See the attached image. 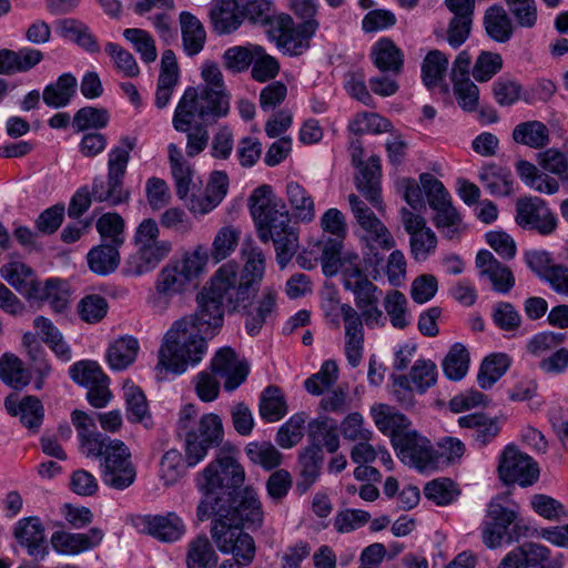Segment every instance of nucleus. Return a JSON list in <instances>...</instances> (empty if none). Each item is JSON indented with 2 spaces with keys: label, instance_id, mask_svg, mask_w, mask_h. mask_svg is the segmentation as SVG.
<instances>
[{
  "label": "nucleus",
  "instance_id": "f257e3e1",
  "mask_svg": "<svg viewBox=\"0 0 568 568\" xmlns=\"http://www.w3.org/2000/svg\"><path fill=\"white\" fill-rule=\"evenodd\" d=\"M196 302V311L173 322L165 333L158 367L183 374L197 365L207 351L206 341L222 327L223 308L206 292L199 294Z\"/></svg>",
  "mask_w": 568,
  "mask_h": 568
},
{
  "label": "nucleus",
  "instance_id": "f03ea898",
  "mask_svg": "<svg viewBox=\"0 0 568 568\" xmlns=\"http://www.w3.org/2000/svg\"><path fill=\"white\" fill-rule=\"evenodd\" d=\"M266 257L256 246L245 255L244 266L231 261L220 266L210 280L206 293L229 312L246 310L255 297L264 278Z\"/></svg>",
  "mask_w": 568,
  "mask_h": 568
},
{
  "label": "nucleus",
  "instance_id": "7ed1b4c3",
  "mask_svg": "<svg viewBox=\"0 0 568 568\" xmlns=\"http://www.w3.org/2000/svg\"><path fill=\"white\" fill-rule=\"evenodd\" d=\"M248 206L257 237L263 243L273 242L276 262L285 268L298 248V234L291 225L285 203L270 185L263 184L250 195Z\"/></svg>",
  "mask_w": 568,
  "mask_h": 568
},
{
  "label": "nucleus",
  "instance_id": "20e7f679",
  "mask_svg": "<svg viewBox=\"0 0 568 568\" xmlns=\"http://www.w3.org/2000/svg\"><path fill=\"white\" fill-rule=\"evenodd\" d=\"M201 75L204 83L186 88L175 108L172 124L176 131H187L196 119L216 122L230 112L231 95L217 64L206 62Z\"/></svg>",
  "mask_w": 568,
  "mask_h": 568
},
{
  "label": "nucleus",
  "instance_id": "39448f33",
  "mask_svg": "<svg viewBox=\"0 0 568 568\" xmlns=\"http://www.w3.org/2000/svg\"><path fill=\"white\" fill-rule=\"evenodd\" d=\"M176 430L184 438L185 463L190 467L201 463L224 439L222 418L214 413L200 415L193 404L180 409Z\"/></svg>",
  "mask_w": 568,
  "mask_h": 568
},
{
  "label": "nucleus",
  "instance_id": "423d86ee",
  "mask_svg": "<svg viewBox=\"0 0 568 568\" xmlns=\"http://www.w3.org/2000/svg\"><path fill=\"white\" fill-rule=\"evenodd\" d=\"M501 499L497 497L490 501L483 524V542L490 549L499 547L503 541L518 540L524 535L521 530L526 529L517 520V509L506 507Z\"/></svg>",
  "mask_w": 568,
  "mask_h": 568
},
{
  "label": "nucleus",
  "instance_id": "0eeeda50",
  "mask_svg": "<svg viewBox=\"0 0 568 568\" xmlns=\"http://www.w3.org/2000/svg\"><path fill=\"white\" fill-rule=\"evenodd\" d=\"M245 480L243 466L232 456L220 454L196 477L203 493H219L240 487Z\"/></svg>",
  "mask_w": 568,
  "mask_h": 568
},
{
  "label": "nucleus",
  "instance_id": "6e6552de",
  "mask_svg": "<svg viewBox=\"0 0 568 568\" xmlns=\"http://www.w3.org/2000/svg\"><path fill=\"white\" fill-rule=\"evenodd\" d=\"M351 155L352 163L358 169L354 179L357 191L378 213H384L385 204L382 199L379 158L373 155L365 163L363 161L364 150L358 140L352 142Z\"/></svg>",
  "mask_w": 568,
  "mask_h": 568
},
{
  "label": "nucleus",
  "instance_id": "1a4fd4ad",
  "mask_svg": "<svg viewBox=\"0 0 568 568\" xmlns=\"http://www.w3.org/2000/svg\"><path fill=\"white\" fill-rule=\"evenodd\" d=\"M135 476L129 447L121 440H109L101 463L102 481L113 489L123 490L134 483Z\"/></svg>",
  "mask_w": 568,
  "mask_h": 568
},
{
  "label": "nucleus",
  "instance_id": "9d476101",
  "mask_svg": "<svg viewBox=\"0 0 568 568\" xmlns=\"http://www.w3.org/2000/svg\"><path fill=\"white\" fill-rule=\"evenodd\" d=\"M317 28L318 22L316 20H307L300 26H295L288 14L280 13L273 19L270 34L280 49L290 54L298 55L308 48V40Z\"/></svg>",
  "mask_w": 568,
  "mask_h": 568
},
{
  "label": "nucleus",
  "instance_id": "9b49d317",
  "mask_svg": "<svg viewBox=\"0 0 568 568\" xmlns=\"http://www.w3.org/2000/svg\"><path fill=\"white\" fill-rule=\"evenodd\" d=\"M497 473L504 484L517 483L531 486L539 478V468L534 459L514 445H507L499 455Z\"/></svg>",
  "mask_w": 568,
  "mask_h": 568
},
{
  "label": "nucleus",
  "instance_id": "f8f14e48",
  "mask_svg": "<svg viewBox=\"0 0 568 568\" xmlns=\"http://www.w3.org/2000/svg\"><path fill=\"white\" fill-rule=\"evenodd\" d=\"M225 518L214 519L211 537L217 549L224 554H233L245 562H251L255 554L253 538L242 530L239 523L226 521Z\"/></svg>",
  "mask_w": 568,
  "mask_h": 568
},
{
  "label": "nucleus",
  "instance_id": "ddd939ff",
  "mask_svg": "<svg viewBox=\"0 0 568 568\" xmlns=\"http://www.w3.org/2000/svg\"><path fill=\"white\" fill-rule=\"evenodd\" d=\"M191 283L170 262L158 273L152 292L146 298L148 306L156 314L165 313L175 296L183 295Z\"/></svg>",
  "mask_w": 568,
  "mask_h": 568
},
{
  "label": "nucleus",
  "instance_id": "4468645a",
  "mask_svg": "<svg viewBox=\"0 0 568 568\" xmlns=\"http://www.w3.org/2000/svg\"><path fill=\"white\" fill-rule=\"evenodd\" d=\"M219 517L232 523L261 527L264 513L256 491L251 486H246L234 496L227 494L226 508L219 509Z\"/></svg>",
  "mask_w": 568,
  "mask_h": 568
},
{
  "label": "nucleus",
  "instance_id": "2eb2a0df",
  "mask_svg": "<svg viewBox=\"0 0 568 568\" xmlns=\"http://www.w3.org/2000/svg\"><path fill=\"white\" fill-rule=\"evenodd\" d=\"M394 449L403 463L419 471H433L438 468L439 456L430 442L415 429L408 433Z\"/></svg>",
  "mask_w": 568,
  "mask_h": 568
},
{
  "label": "nucleus",
  "instance_id": "dca6fc26",
  "mask_svg": "<svg viewBox=\"0 0 568 568\" xmlns=\"http://www.w3.org/2000/svg\"><path fill=\"white\" fill-rule=\"evenodd\" d=\"M516 222L521 227L535 230L541 235H549L557 227L555 214L538 196H525L517 201Z\"/></svg>",
  "mask_w": 568,
  "mask_h": 568
},
{
  "label": "nucleus",
  "instance_id": "f3484780",
  "mask_svg": "<svg viewBox=\"0 0 568 568\" xmlns=\"http://www.w3.org/2000/svg\"><path fill=\"white\" fill-rule=\"evenodd\" d=\"M347 291L353 293L356 311L358 312L363 325L368 328L384 327L386 316L378 307L381 291L369 280L353 284Z\"/></svg>",
  "mask_w": 568,
  "mask_h": 568
},
{
  "label": "nucleus",
  "instance_id": "a211bd4d",
  "mask_svg": "<svg viewBox=\"0 0 568 568\" xmlns=\"http://www.w3.org/2000/svg\"><path fill=\"white\" fill-rule=\"evenodd\" d=\"M212 373L224 379L227 392L236 389L247 377L248 364L240 359L230 347L216 352L211 362Z\"/></svg>",
  "mask_w": 568,
  "mask_h": 568
},
{
  "label": "nucleus",
  "instance_id": "6ab92c4d",
  "mask_svg": "<svg viewBox=\"0 0 568 568\" xmlns=\"http://www.w3.org/2000/svg\"><path fill=\"white\" fill-rule=\"evenodd\" d=\"M371 415L377 429L389 436L393 447L414 430L410 420L387 404H374L371 407Z\"/></svg>",
  "mask_w": 568,
  "mask_h": 568
},
{
  "label": "nucleus",
  "instance_id": "aec40b11",
  "mask_svg": "<svg viewBox=\"0 0 568 568\" xmlns=\"http://www.w3.org/2000/svg\"><path fill=\"white\" fill-rule=\"evenodd\" d=\"M136 252L129 256L126 273L140 276L153 271L171 252L169 241L135 245Z\"/></svg>",
  "mask_w": 568,
  "mask_h": 568
},
{
  "label": "nucleus",
  "instance_id": "412c9836",
  "mask_svg": "<svg viewBox=\"0 0 568 568\" xmlns=\"http://www.w3.org/2000/svg\"><path fill=\"white\" fill-rule=\"evenodd\" d=\"M14 537L28 555L43 559L48 555L45 529L38 517L20 519L14 527Z\"/></svg>",
  "mask_w": 568,
  "mask_h": 568
},
{
  "label": "nucleus",
  "instance_id": "4be33fe9",
  "mask_svg": "<svg viewBox=\"0 0 568 568\" xmlns=\"http://www.w3.org/2000/svg\"><path fill=\"white\" fill-rule=\"evenodd\" d=\"M70 288L65 281L49 278L33 283L27 293V300L47 302L57 313H62L69 305Z\"/></svg>",
  "mask_w": 568,
  "mask_h": 568
},
{
  "label": "nucleus",
  "instance_id": "5701e85b",
  "mask_svg": "<svg viewBox=\"0 0 568 568\" xmlns=\"http://www.w3.org/2000/svg\"><path fill=\"white\" fill-rule=\"evenodd\" d=\"M100 528H91L87 534L55 531L51 536L52 548L61 555H78L97 547L103 539Z\"/></svg>",
  "mask_w": 568,
  "mask_h": 568
},
{
  "label": "nucleus",
  "instance_id": "b1692460",
  "mask_svg": "<svg viewBox=\"0 0 568 568\" xmlns=\"http://www.w3.org/2000/svg\"><path fill=\"white\" fill-rule=\"evenodd\" d=\"M244 0H214L210 10V17L214 30L219 34H227L235 31L243 22Z\"/></svg>",
  "mask_w": 568,
  "mask_h": 568
},
{
  "label": "nucleus",
  "instance_id": "393cba45",
  "mask_svg": "<svg viewBox=\"0 0 568 568\" xmlns=\"http://www.w3.org/2000/svg\"><path fill=\"white\" fill-rule=\"evenodd\" d=\"M476 266L481 276H487L490 280L497 292L507 293L515 284L511 271L497 261L489 251L483 250L477 253Z\"/></svg>",
  "mask_w": 568,
  "mask_h": 568
},
{
  "label": "nucleus",
  "instance_id": "a878e982",
  "mask_svg": "<svg viewBox=\"0 0 568 568\" xmlns=\"http://www.w3.org/2000/svg\"><path fill=\"white\" fill-rule=\"evenodd\" d=\"M179 82V68L172 50H165L161 59V72L155 92V105L163 109L168 105L174 88Z\"/></svg>",
  "mask_w": 568,
  "mask_h": 568
},
{
  "label": "nucleus",
  "instance_id": "bb28decb",
  "mask_svg": "<svg viewBox=\"0 0 568 568\" xmlns=\"http://www.w3.org/2000/svg\"><path fill=\"white\" fill-rule=\"evenodd\" d=\"M4 406L11 416L20 415L21 423L28 429L37 430L42 424L44 409L40 399L34 396H26L20 402L8 396Z\"/></svg>",
  "mask_w": 568,
  "mask_h": 568
},
{
  "label": "nucleus",
  "instance_id": "cd10ccee",
  "mask_svg": "<svg viewBox=\"0 0 568 568\" xmlns=\"http://www.w3.org/2000/svg\"><path fill=\"white\" fill-rule=\"evenodd\" d=\"M144 523L146 531L164 542L176 541L185 532V525L175 513H169L164 516H148Z\"/></svg>",
  "mask_w": 568,
  "mask_h": 568
},
{
  "label": "nucleus",
  "instance_id": "c85d7f7f",
  "mask_svg": "<svg viewBox=\"0 0 568 568\" xmlns=\"http://www.w3.org/2000/svg\"><path fill=\"white\" fill-rule=\"evenodd\" d=\"M42 58V52L36 49L22 48L18 51L1 49L0 74L10 75L27 72L36 67Z\"/></svg>",
  "mask_w": 568,
  "mask_h": 568
},
{
  "label": "nucleus",
  "instance_id": "c756f323",
  "mask_svg": "<svg viewBox=\"0 0 568 568\" xmlns=\"http://www.w3.org/2000/svg\"><path fill=\"white\" fill-rule=\"evenodd\" d=\"M285 194L292 214L297 221L303 223L314 221L316 214L314 199L302 184L296 181L288 182Z\"/></svg>",
  "mask_w": 568,
  "mask_h": 568
},
{
  "label": "nucleus",
  "instance_id": "7c9ffc66",
  "mask_svg": "<svg viewBox=\"0 0 568 568\" xmlns=\"http://www.w3.org/2000/svg\"><path fill=\"white\" fill-rule=\"evenodd\" d=\"M276 291L272 287H265L262 291L256 306L247 312L245 328L251 336L260 333L264 324L272 318L276 311Z\"/></svg>",
  "mask_w": 568,
  "mask_h": 568
},
{
  "label": "nucleus",
  "instance_id": "2f4dec72",
  "mask_svg": "<svg viewBox=\"0 0 568 568\" xmlns=\"http://www.w3.org/2000/svg\"><path fill=\"white\" fill-rule=\"evenodd\" d=\"M343 241L344 239L323 236L313 244L310 251L311 254L315 255V261L321 262L323 273L326 276H334L338 273Z\"/></svg>",
  "mask_w": 568,
  "mask_h": 568
},
{
  "label": "nucleus",
  "instance_id": "473e14b6",
  "mask_svg": "<svg viewBox=\"0 0 568 568\" xmlns=\"http://www.w3.org/2000/svg\"><path fill=\"white\" fill-rule=\"evenodd\" d=\"M336 422L328 417H318L308 423V437L312 442L310 447H316L321 452L325 448L328 453H335L339 447V439L336 433Z\"/></svg>",
  "mask_w": 568,
  "mask_h": 568
},
{
  "label": "nucleus",
  "instance_id": "72a5a7b5",
  "mask_svg": "<svg viewBox=\"0 0 568 568\" xmlns=\"http://www.w3.org/2000/svg\"><path fill=\"white\" fill-rule=\"evenodd\" d=\"M487 34L496 42H507L514 33V23L507 11L498 4L490 6L484 16Z\"/></svg>",
  "mask_w": 568,
  "mask_h": 568
},
{
  "label": "nucleus",
  "instance_id": "f704fd0d",
  "mask_svg": "<svg viewBox=\"0 0 568 568\" xmlns=\"http://www.w3.org/2000/svg\"><path fill=\"white\" fill-rule=\"evenodd\" d=\"M372 59L382 72L398 74L403 68L404 54L389 39H382L372 49Z\"/></svg>",
  "mask_w": 568,
  "mask_h": 568
},
{
  "label": "nucleus",
  "instance_id": "c9c22d12",
  "mask_svg": "<svg viewBox=\"0 0 568 568\" xmlns=\"http://www.w3.org/2000/svg\"><path fill=\"white\" fill-rule=\"evenodd\" d=\"M140 349L135 337L123 336L115 339L106 351V361L114 371H122L130 366L136 358Z\"/></svg>",
  "mask_w": 568,
  "mask_h": 568
},
{
  "label": "nucleus",
  "instance_id": "e433bc0d",
  "mask_svg": "<svg viewBox=\"0 0 568 568\" xmlns=\"http://www.w3.org/2000/svg\"><path fill=\"white\" fill-rule=\"evenodd\" d=\"M119 248L105 242L91 248L87 256L90 270L99 275L113 273L121 260Z\"/></svg>",
  "mask_w": 568,
  "mask_h": 568
},
{
  "label": "nucleus",
  "instance_id": "4c0bfd02",
  "mask_svg": "<svg viewBox=\"0 0 568 568\" xmlns=\"http://www.w3.org/2000/svg\"><path fill=\"white\" fill-rule=\"evenodd\" d=\"M545 556L544 546L527 542L509 551L497 568H528L537 567V562Z\"/></svg>",
  "mask_w": 568,
  "mask_h": 568
},
{
  "label": "nucleus",
  "instance_id": "58836bf2",
  "mask_svg": "<svg viewBox=\"0 0 568 568\" xmlns=\"http://www.w3.org/2000/svg\"><path fill=\"white\" fill-rule=\"evenodd\" d=\"M513 139L531 149H542L550 142L548 128L537 120L517 124L513 130Z\"/></svg>",
  "mask_w": 568,
  "mask_h": 568
},
{
  "label": "nucleus",
  "instance_id": "ea45409f",
  "mask_svg": "<svg viewBox=\"0 0 568 568\" xmlns=\"http://www.w3.org/2000/svg\"><path fill=\"white\" fill-rule=\"evenodd\" d=\"M458 425L463 428L474 430V438L480 446H486L499 433V425L496 418L483 414H470L458 418Z\"/></svg>",
  "mask_w": 568,
  "mask_h": 568
},
{
  "label": "nucleus",
  "instance_id": "a19ab883",
  "mask_svg": "<svg viewBox=\"0 0 568 568\" xmlns=\"http://www.w3.org/2000/svg\"><path fill=\"white\" fill-rule=\"evenodd\" d=\"M324 462L323 452L316 447H307L300 455V477L297 488L306 491L320 477Z\"/></svg>",
  "mask_w": 568,
  "mask_h": 568
},
{
  "label": "nucleus",
  "instance_id": "79ce46f5",
  "mask_svg": "<svg viewBox=\"0 0 568 568\" xmlns=\"http://www.w3.org/2000/svg\"><path fill=\"white\" fill-rule=\"evenodd\" d=\"M479 181L494 195L505 196L513 191V179L509 170L495 164L481 168Z\"/></svg>",
  "mask_w": 568,
  "mask_h": 568
},
{
  "label": "nucleus",
  "instance_id": "37998d69",
  "mask_svg": "<svg viewBox=\"0 0 568 568\" xmlns=\"http://www.w3.org/2000/svg\"><path fill=\"white\" fill-rule=\"evenodd\" d=\"M92 196L98 202H106L115 206L125 203L130 193L123 187V180L108 175V181L102 179L93 181Z\"/></svg>",
  "mask_w": 568,
  "mask_h": 568
},
{
  "label": "nucleus",
  "instance_id": "c03bdc74",
  "mask_svg": "<svg viewBox=\"0 0 568 568\" xmlns=\"http://www.w3.org/2000/svg\"><path fill=\"white\" fill-rule=\"evenodd\" d=\"M77 89V79L71 73H64L57 82L47 85L43 90V101L52 108L65 106Z\"/></svg>",
  "mask_w": 568,
  "mask_h": 568
},
{
  "label": "nucleus",
  "instance_id": "a18cd8bd",
  "mask_svg": "<svg viewBox=\"0 0 568 568\" xmlns=\"http://www.w3.org/2000/svg\"><path fill=\"white\" fill-rule=\"evenodd\" d=\"M344 327V353L348 364L352 367H357L364 353V325L361 316L354 322L347 323Z\"/></svg>",
  "mask_w": 568,
  "mask_h": 568
},
{
  "label": "nucleus",
  "instance_id": "49530a36",
  "mask_svg": "<svg viewBox=\"0 0 568 568\" xmlns=\"http://www.w3.org/2000/svg\"><path fill=\"white\" fill-rule=\"evenodd\" d=\"M184 50L189 55L197 54L205 42V30L197 18L189 12L180 16Z\"/></svg>",
  "mask_w": 568,
  "mask_h": 568
},
{
  "label": "nucleus",
  "instance_id": "de8ad7c7",
  "mask_svg": "<svg viewBox=\"0 0 568 568\" xmlns=\"http://www.w3.org/2000/svg\"><path fill=\"white\" fill-rule=\"evenodd\" d=\"M363 234L361 241L374 252L376 250L389 251L395 246V239L387 226L379 220H373L359 226Z\"/></svg>",
  "mask_w": 568,
  "mask_h": 568
},
{
  "label": "nucleus",
  "instance_id": "09e8293b",
  "mask_svg": "<svg viewBox=\"0 0 568 568\" xmlns=\"http://www.w3.org/2000/svg\"><path fill=\"white\" fill-rule=\"evenodd\" d=\"M383 306L394 328L405 329L410 324L408 301L402 292L397 290L387 292Z\"/></svg>",
  "mask_w": 568,
  "mask_h": 568
},
{
  "label": "nucleus",
  "instance_id": "8fccbe9b",
  "mask_svg": "<svg viewBox=\"0 0 568 568\" xmlns=\"http://www.w3.org/2000/svg\"><path fill=\"white\" fill-rule=\"evenodd\" d=\"M209 254L203 245H197L192 251L185 252L181 258L171 260L178 271L190 282L199 277L205 270Z\"/></svg>",
  "mask_w": 568,
  "mask_h": 568
},
{
  "label": "nucleus",
  "instance_id": "3c124183",
  "mask_svg": "<svg viewBox=\"0 0 568 568\" xmlns=\"http://www.w3.org/2000/svg\"><path fill=\"white\" fill-rule=\"evenodd\" d=\"M0 275L26 297L32 284L40 282L33 277L32 268L17 260L3 264L0 268Z\"/></svg>",
  "mask_w": 568,
  "mask_h": 568
},
{
  "label": "nucleus",
  "instance_id": "603ef678",
  "mask_svg": "<svg viewBox=\"0 0 568 568\" xmlns=\"http://www.w3.org/2000/svg\"><path fill=\"white\" fill-rule=\"evenodd\" d=\"M217 556L207 537L199 536L190 541L186 554L187 568H216Z\"/></svg>",
  "mask_w": 568,
  "mask_h": 568
},
{
  "label": "nucleus",
  "instance_id": "864d4df0",
  "mask_svg": "<svg viewBox=\"0 0 568 568\" xmlns=\"http://www.w3.org/2000/svg\"><path fill=\"white\" fill-rule=\"evenodd\" d=\"M287 413L286 402L282 390L276 386L266 387L260 399V415L267 423L282 419Z\"/></svg>",
  "mask_w": 568,
  "mask_h": 568
},
{
  "label": "nucleus",
  "instance_id": "5fc2aeb1",
  "mask_svg": "<svg viewBox=\"0 0 568 568\" xmlns=\"http://www.w3.org/2000/svg\"><path fill=\"white\" fill-rule=\"evenodd\" d=\"M510 359L506 354L498 353L487 356L480 365L477 381L481 388H490L508 369Z\"/></svg>",
  "mask_w": 568,
  "mask_h": 568
},
{
  "label": "nucleus",
  "instance_id": "6e6d98bb",
  "mask_svg": "<svg viewBox=\"0 0 568 568\" xmlns=\"http://www.w3.org/2000/svg\"><path fill=\"white\" fill-rule=\"evenodd\" d=\"M434 211L433 222L442 235L449 240L458 237L464 231V224L460 214L453 203L450 202Z\"/></svg>",
  "mask_w": 568,
  "mask_h": 568
},
{
  "label": "nucleus",
  "instance_id": "4d7b16f0",
  "mask_svg": "<svg viewBox=\"0 0 568 568\" xmlns=\"http://www.w3.org/2000/svg\"><path fill=\"white\" fill-rule=\"evenodd\" d=\"M448 69V58L438 50L427 53L422 64V78L427 88L438 85L446 75Z\"/></svg>",
  "mask_w": 568,
  "mask_h": 568
},
{
  "label": "nucleus",
  "instance_id": "13d9d810",
  "mask_svg": "<svg viewBox=\"0 0 568 568\" xmlns=\"http://www.w3.org/2000/svg\"><path fill=\"white\" fill-rule=\"evenodd\" d=\"M241 231L232 225L221 227L215 234L210 255L215 263L227 258L237 247Z\"/></svg>",
  "mask_w": 568,
  "mask_h": 568
},
{
  "label": "nucleus",
  "instance_id": "bf43d9fd",
  "mask_svg": "<svg viewBox=\"0 0 568 568\" xmlns=\"http://www.w3.org/2000/svg\"><path fill=\"white\" fill-rule=\"evenodd\" d=\"M125 223L118 213H105L97 221V230L102 242L121 247L124 243Z\"/></svg>",
  "mask_w": 568,
  "mask_h": 568
},
{
  "label": "nucleus",
  "instance_id": "052dcab7",
  "mask_svg": "<svg viewBox=\"0 0 568 568\" xmlns=\"http://www.w3.org/2000/svg\"><path fill=\"white\" fill-rule=\"evenodd\" d=\"M437 367L430 359H417L410 367L408 382L418 394L426 393L437 382Z\"/></svg>",
  "mask_w": 568,
  "mask_h": 568
},
{
  "label": "nucleus",
  "instance_id": "680f3d73",
  "mask_svg": "<svg viewBox=\"0 0 568 568\" xmlns=\"http://www.w3.org/2000/svg\"><path fill=\"white\" fill-rule=\"evenodd\" d=\"M0 378L13 388H22L30 382L29 373L23 368L21 359L8 353L0 358Z\"/></svg>",
  "mask_w": 568,
  "mask_h": 568
},
{
  "label": "nucleus",
  "instance_id": "e2e57ef3",
  "mask_svg": "<svg viewBox=\"0 0 568 568\" xmlns=\"http://www.w3.org/2000/svg\"><path fill=\"white\" fill-rule=\"evenodd\" d=\"M134 138L124 136L120 141V145L114 146L109 152L108 175L123 180L126 166L130 160V153L135 146Z\"/></svg>",
  "mask_w": 568,
  "mask_h": 568
},
{
  "label": "nucleus",
  "instance_id": "0e129e2a",
  "mask_svg": "<svg viewBox=\"0 0 568 568\" xmlns=\"http://www.w3.org/2000/svg\"><path fill=\"white\" fill-rule=\"evenodd\" d=\"M468 366L469 354L467 348L459 343L453 345L443 361L445 375L452 381H459L466 375Z\"/></svg>",
  "mask_w": 568,
  "mask_h": 568
},
{
  "label": "nucleus",
  "instance_id": "69168bd1",
  "mask_svg": "<svg viewBox=\"0 0 568 568\" xmlns=\"http://www.w3.org/2000/svg\"><path fill=\"white\" fill-rule=\"evenodd\" d=\"M248 459L265 469L277 467L282 463V454L268 442H254L245 447Z\"/></svg>",
  "mask_w": 568,
  "mask_h": 568
},
{
  "label": "nucleus",
  "instance_id": "338daca9",
  "mask_svg": "<svg viewBox=\"0 0 568 568\" xmlns=\"http://www.w3.org/2000/svg\"><path fill=\"white\" fill-rule=\"evenodd\" d=\"M322 310L326 321L335 327L339 326L341 320L344 322V325H346L349 322H354V320L359 316L355 307L351 304L341 303L334 295L323 301Z\"/></svg>",
  "mask_w": 568,
  "mask_h": 568
},
{
  "label": "nucleus",
  "instance_id": "774afa93",
  "mask_svg": "<svg viewBox=\"0 0 568 568\" xmlns=\"http://www.w3.org/2000/svg\"><path fill=\"white\" fill-rule=\"evenodd\" d=\"M392 123L377 113H357L348 124V129L356 135L365 133H383L388 132Z\"/></svg>",
  "mask_w": 568,
  "mask_h": 568
}]
</instances>
